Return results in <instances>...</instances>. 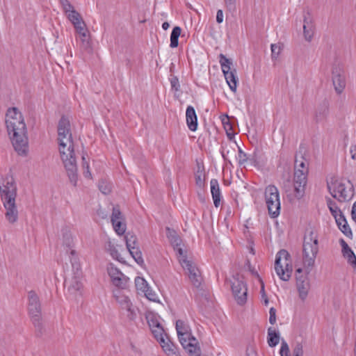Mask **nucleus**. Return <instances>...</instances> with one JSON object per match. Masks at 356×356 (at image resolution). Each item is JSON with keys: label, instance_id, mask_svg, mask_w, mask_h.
<instances>
[{"label": "nucleus", "instance_id": "obj_1", "mask_svg": "<svg viewBox=\"0 0 356 356\" xmlns=\"http://www.w3.org/2000/svg\"><path fill=\"white\" fill-rule=\"evenodd\" d=\"M58 142L59 152L70 182L76 185L78 175L74 142L70 120L63 116L58 124Z\"/></svg>", "mask_w": 356, "mask_h": 356}, {"label": "nucleus", "instance_id": "obj_2", "mask_svg": "<svg viewBox=\"0 0 356 356\" xmlns=\"http://www.w3.org/2000/svg\"><path fill=\"white\" fill-rule=\"evenodd\" d=\"M6 124L15 150L19 155H26L28 151L26 126L22 114L16 107L8 109Z\"/></svg>", "mask_w": 356, "mask_h": 356}, {"label": "nucleus", "instance_id": "obj_3", "mask_svg": "<svg viewBox=\"0 0 356 356\" xmlns=\"http://www.w3.org/2000/svg\"><path fill=\"white\" fill-rule=\"evenodd\" d=\"M107 271L112 284L118 288V290L113 291L114 297L119 303L121 309L126 311L127 316L131 320L133 318V311L131 309L132 302L129 296L120 290L126 288L129 278L115 267L113 264H110L108 266Z\"/></svg>", "mask_w": 356, "mask_h": 356}, {"label": "nucleus", "instance_id": "obj_4", "mask_svg": "<svg viewBox=\"0 0 356 356\" xmlns=\"http://www.w3.org/2000/svg\"><path fill=\"white\" fill-rule=\"evenodd\" d=\"M0 196L5 208L6 219L11 224L18 220V211L15 203L17 185L13 177H6L0 184Z\"/></svg>", "mask_w": 356, "mask_h": 356}, {"label": "nucleus", "instance_id": "obj_5", "mask_svg": "<svg viewBox=\"0 0 356 356\" xmlns=\"http://www.w3.org/2000/svg\"><path fill=\"white\" fill-rule=\"evenodd\" d=\"M307 173L302 170H294L293 191L287 188V186L284 185L285 192L290 202L294 199L300 200L305 193V186L307 181Z\"/></svg>", "mask_w": 356, "mask_h": 356}, {"label": "nucleus", "instance_id": "obj_6", "mask_svg": "<svg viewBox=\"0 0 356 356\" xmlns=\"http://www.w3.org/2000/svg\"><path fill=\"white\" fill-rule=\"evenodd\" d=\"M28 310L29 315L31 316V321L37 331L42 334V308L40 298L34 291H30L28 293Z\"/></svg>", "mask_w": 356, "mask_h": 356}, {"label": "nucleus", "instance_id": "obj_7", "mask_svg": "<svg viewBox=\"0 0 356 356\" xmlns=\"http://www.w3.org/2000/svg\"><path fill=\"white\" fill-rule=\"evenodd\" d=\"M327 188L332 196L339 202L350 200L353 196V186L347 189L344 184L339 181L336 177H331L327 181Z\"/></svg>", "mask_w": 356, "mask_h": 356}, {"label": "nucleus", "instance_id": "obj_8", "mask_svg": "<svg viewBox=\"0 0 356 356\" xmlns=\"http://www.w3.org/2000/svg\"><path fill=\"white\" fill-rule=\"evenodd\" d=\"M265 201L268 213L272 218L279 216L280 211V193L277 188L274 185H269L265 188Z\"/></svg>", "mask_w": 356, "mask_h": 356}, {"label": "nucleus", "instance_id": "obj_9", "mask_svg": "<svg viewBox=\"0 0 356 356\" xmlns=\"http://www.w3.org/2000/svg\"><path fill=\"white\" fill-rule=\"evenodd\" d=\"M290 254L285 250H281L276 255L275 261V269L279 277L288 281L291 277L292 266L289 264Z\"/></svg>", "mask_w": 356, "mask_h": 356}, {"label": "nucleus", "instance_id": "obj_10", "mask_svg": "<svg viewBox=\"0 0 356 356\" xmlns=\"http://www.w3.org/2000/svg\"><path fill=\"white\" fill-rule=\"evenodd\" d=\"M231 282L232 293L236 302L243 305L247 301L248 288L244 277L240 274L233 275Z\"/></svg>", "mask_w": 356, "mask_h": 356}, {"label": "nucleus", "instance_id": "obj_11", "mask_svg": "<svg viewBox=\"0 0 356 356\" xmlns=\"http://www.w3.org/2000/svg\"><path fill=\"white\" fill-rule=\"evenodd\" d=\"M219 62L221 65L222 71L230 90L233 92L236 91L238 78L236 76V70H232V60L227 58L224 54L219 55Z\"/></svg>", "mask_w": 356, "mask_h": 356}, {"label": "nucleus", "instance_id": "obj_12", "mask_svg": "<svg viewBox=\"0 0 356 356\" xmlns=\"http://www.w3.org/2000/svg\"><path fill=\"white\" fill-rule=\"evenodd\" d=\"M154 338L168 355L174 354L175 346L170 341L161 325L150 329Z\"/></svg>", "mask_w": 356, "mask_h": 356}, {"label": "nucleus", "instance_id": "obj_13", "mask_svg": "<svg viewBox=\"0 0 356 356\" xmlns=\"http://www.w3.org/2000/svg\"><path fill=\"white\" fill-rule=\"evenodd\" d=\"M332 79L335 92L340 95L346 87V79L343 69L339 65H334L332 70Z\"/></svg>", "mask_w": 356, "mask_h": 356}, {"label": "nucleus", "instance_id": "obj_14", "mask_svg": "<svg viewBox=\"0 0 356 356\" xmlns=\"http://www.w3.org/2000/svg\"><path fill=\"white\" fill-rule=\"evenodd\" d=\"M135 287L138 293L143 294L151 301H156V294L150 289L148 283L143 277L138 276L135 278Z\"/></svg>", "mask_w": 356, "mask_h": 356}, {"label": "nucleus", "instance_id": "obj_15", "mask_svg": "<svg viewBox=\"0 0 356 356\" xmlns=\"http://www.w3.org/2000/svg\"><path fill=\"white\" fill-rule=\"evenodd\" d=\"M318 251V242L303 245V261L306 267H312Z\"/></svg>", "mask_w": 356, "mask_h": 356}, {"label": "nucleus", "instance_id": "obj_16", "mask_svg": "<svg viewBox=\"0 0 356 356\" xmlns=\"http://www.w3.org/2000/svg\"><path fill=\"white\" fill-rule=\"evenodd\" d=\"M111 220L114 230L119 235L123 234L126 231V225L123 222V216L118 206L113 207Z\"/></svg>", "mask_w": 356, "mask_h": 356}, {"label": "nucleus", "instance_id": "obj_17", "mask_svg": "<svg viewBox=\"0 0 356 356\" xmlns=\"http://www.w3.org/2000/svg\"><path fill=\"white\" fill-rule=\"evenodd\" d=\"M315 30L314 20L311 13L307 11L304 13L303 34L305 40L310 42L313 38Z\"/></svg>", "mask_w": 356, "mask_h": 356}, {"label": "nucleus", "instance_id": "obj_18", "mask_svg": "<svg viewBox=\"0 0 356 356\" xmlns=\"http://www.w3.org/2000/svg\"><path fill=\"white\" fill-rule=\"evenodd\" d=\"M296 286L299 293V297L302 300H305L307 297L310 288V284L307 275H298L296 279Z\"/></svg>", "mask_w": 356, "mask_h": 356}, {"label": "nucleus", "instance_id": "obj_19", "mask_svg": "<svg viewBox=\"0 0 356 356\" xmlns=\"http://www.w3.org/2000/svg\"><path fill=\"white\" fill-rule=\"evenodd\" d=\"M179 261L183 268L186 270V274L188 275L197 271L196 265L191 260L187 259V256L184 254V250L181 248H178Z\"/></svg>", "mask_w": 356, "mask_h": 356}, {"label": "nucleus", "instance_id": "obj_20", "mask_svg": "<svg viewBox=\"0 0 356 356\" xmlns=\"http://www.w3.org/2000/svg\"><path fill=\"white\" fill-rule=\"evenodd\" d=\"M186 123L190 130L194 131L197 128V117L194 108L188 106L186 111Z\"/></svg>", "mask_w": 356, "mask_h": 356}, {"label": "nucleus", "instance_id": "obj_21", "mask_svg": "<svg viewBox=\"0 0 356 356\" xmlns=\"http://www.w3.org/2000/svg\"><path fill=\"white\" fill-rule=\"evenodd\" d=\"M329 113V104L324 101L315 111L314 120L316 123L321 122L326 119Z\"/></svg>", "mask_w": 356, "mask_h": 356}, {"label": "nucleus", "instance_id": "obj_22", "mask_svg": "<svg viewBox=\"0 0 356 356\" xmlns=\"http://www.w3.org/2000/svg\"><path fill=\"white\" fill-rule=\"evenodd\" d=\"M335 221L341 232L347 237L352 238L353 232L343 213H340L339 216L335 219Z\"/></svg>", "mask_w": 356, "mask_h": 356}, {"label": "nucleus", "instance_id": "obj_23", "mask_svg": "<svg viewBox=\"0 0 356 356\" xmlns=\"http://www.w3.org/2000/svg\"><path fill=\"white\" fill-rule=\"evenodd\" d=\"M211 193L216 207H218L221 201V193L217 179H212L210 181Z\"/></svg>", "mask_w": 356, "mask_h": 356}, {"label": "nucleus", "instance_id": "obj_24", "mask_svg": "<svg viewBox=\"0 0 356 356\" xmlns=\"http://www.w3.org/2000/svg\"><path fill=\"white\" fill-rule=\"evenodd\" d=\"M70 261L72 266L73 277L77 278H82V271L81 264L79 261V259L76 257V251L74 250H71Z\"/></svg>", "mask_w": 356, "mask_h": 356}, {"label": "nucleus", "instance_id": "obj_25", "mask_svg": "<svg viewBox=\"0 0 356 356\" xmlns=\"http://www.w3.org/2000/svg\"><path fill=\"white\" fill-rule=\"evenodd\" d=\"M166 234L174 249L178 252V248H181V239L177 234L176 232L169 227H166Z\"/></svg>", "mask_w": 356, "mask_h": 356}, {"label": "nucleus", "instance_id": "obj_26", "mask_svg": "<svg viewBox=\"0 0 356 356\" xmlns=\"http://www.w3.org/2000/svg\"><path fill=\"white\" fill-rule=\"evenodd\" d=\"M268 343L270 347L276 346L280 341V334L273 327L268 329Z\"/></svg>", "mask_w": 356, "mask_h": 356}, {"label": "nucleus", "instance_id": "obj_27", "mask_svg": "<svg viewBox=\"0 0 356 356\" xmlns=\"http://www.w3.org/2000/svg\"><path fill=\"white\" fill-rule=\"evenodd\" d=\"M81 279L82 278L72 277V279L67 282L68 284V291L71 293L76 294L82 289L83 284L81 282Z\"/></svg>", "mask_w": 356, "mask_h": 356}, {"label": "nucleus", "instance_id": "obj_28", "mask_svg": "<svg viewBox=\"0 0 356 356\" xmlns=\"http://www.w3.org/2000/svg\"><path fill=\"white\" fill-rule=\"evenodd\" d=\"M195 184L198 187L202 188L204 186V183H205L204 169V166L200 165V163H197V170L195 173Z\"/></svg>", "mask_w": 356, "mask_h": 356}, {"label": "nucleus", "instance_id": "obj_29", "mask_svg": "<svg viewBox=\"0 0 356 356\" xmlns=\"http://www.w3.org/2000/svg\"><path fill=\"white\" fill-rule=\"evenodd\" d=\"M62 232L63 245L67 248V250H66V252H67L68 251H70V254H71V250H73L72 247L74 245L72 234L67 229H63Z\"/></svg>", "mask_w": 356, "mask_h": 356}, {"label": "nucleus", "instance_id": "obj_30", "mask_svg": "<svg viewBox=\"0 0 356 356\" xmlns=\"http://www.w3.org/2000/svg\"><path fill=\"white\" fill-rule=\"evenodd\" d=\"M197 341L195 342L190 341L183 344L184 348L188 353L191 356H200L201 350L199 346H197Z\"/></svg>", "mask_w": 356, "mask_h": 356}, {"label": "nucleus", "instance_id": "obj_31", "mask_svg": "<svg viewBox=\"0 0 356 356\" xmlns=\"http://www.w3.org/2000/svg\"><path fill=\"white\" fill-rule=\"evenodd\" d=\"M181 29L179 26H175L172 29L171 35H170V47L171 48H175L179 44V37L181 34Z\"/></svg>", "mask_w": 356, "mask_h": 356}, {"label": "nucleus", "instance_id": "obj_32", "mask_svg": "<svg viewBox=\"0 0 356 356\" xmlns=\"http://www.w3.org/2000/svg\"><path fill=\"white\" fill-rule=\"evenodd\" d=\"M301 147L300 148L299 154H300V159L298 158V154H296V159H295V170H299L305 171L306 173H308V168L306 166L305 159L304 156H302V154L300 150Z\"/></svg>", "mask_w": 356, "mask_h": 356}, {"label": "nucleus", "instance_id": "obj_33", "mask_svg": "<svg viewBox=\"0 0 356 356\" xmlns=\"http://www.w3.org/2000/svg\"><path fill=\"white\" fill-rule=\"evenodd\" d=\"M188 276L193 286L197 289H200L202 285V277L199 269H197V272L195 271L194 273L189 274Z\"/></svg>", "mask_w": 356, "mask_h": 356}, {"label": "nucleus", "instance_id": "obj_34", "mask_svg": "<svg viewBox=\"0 0 356 356\" xmlns=\"http://www.w3.org/2000/svg\"><path fill=\"white\" fill-rule=\"evenodd\" d=\"M145 318L150 329L161 325L158 320V316L153 312L146 313Z\"/></svg>", "mask_w": 356, "mask_h": 356}, {"label": "nucleus", "instance_id": "obj_35", "mask_svg": "<svg viewBox=\"0 0 356 356\" xmlns=\"http://www.w3.org/2000/svg\"><path fill=\"white\" fill-rule=\"evenodd\" d=\"M84 36H79L81 40V48L84 51L90 52L91 51V43L90 40L89 31L85 33Z\"/></svg>", "mask_w": 356, "mask_h": 356}, {"label": "nucleus", "instance_id": "obj_36", "mask_svg": "<svg viewBox=\"0 0 356 356\" xmlns=\"http://www.w3.org/2000/svg\"><path fill=\"white\" fill-rule=\"evenodd\" d=\"M106 250L111 254L113 258L122 261V258L120 257V254L118 252L115 245L110 241H108L105 245Z\"/></svg>", "mask_w": 356, "mask_h": 356}, {"label": "nucleus", "instance_id": "obj_37", "mask_svg": "<svg viewBox=\"0 0 356 356\" xmlns=\"http://www.w3.org/2000/svg\"><path fill=\"white\" fill-rule=\"evenodd\" d=\"M327 204L331 214L334 218V219L337 218L340 213H343L342 211L336 205V203L330 198L327 200Z\"/></svg>", "mask_w": 356, "mask_h": 356}, {"label": "nucleus", "instance_id": "obj_38", "mask_svg": "<svg viewBox=\"0 0 356 356\" xmlns=\"http://www.w3.org/2000/svg\"><path fill=\"white\" fill-rule=\"evenodd\" d=\"M315 242H318L317 234L313 230H309L304 237L303 245L314 244Z\"/></svg>", "mask_w": 356, "mask_h": 356}, {"label": "nucleus", "instance_id": "obj_39", "mask_svg": "<svg viewBox=\"0 0 356 356\" xmlns=\"http://www.w3.org/2000/svg\"><path fill=\"white\" fill-rule=\"evenodd\" d=\"M74 27L76 30V32L78 33L79 36H84L85 33L88 31L86 24L83 19L79 21V22L74 24Z\"/></svg>", "mask_w": 356, "mask_h": 356}, {"label": "nucleus", "instance_id": "obj_40", "mask_svg": "<svg viewBox=\"0 0 356 356\" xmlns=\"http://www.w3.org/2000/svg\"><path fill=\"white\" fill-rule=\"evenodd\" d=\"M178 338L181 345L186 344V343H188L190 341H196V339L192 336L191 333L189 331L184 332L183 334H181V335H178Z\"/></svg>", "mask_w": 356, "mask_h": 356}, {"label": "nucleus", "instance_id": "obj_41", "mask_svg": "<svg viewBox=\"0 0 356 356\" xmlns=\"http://www.w3.org/2000/svg\"><path fill=\"white\" fill-rule=\"evenodd\" d=\"M221 120L224 126V128L227 132V136L229 138H231L233 134L230 133L229 131H232V125L230 123V120L228 115H223L222 117Z\"/></svg>", "mask_w": 356, "mask_h": 356}, {"label": "nucleus", "instance_id": "obj_42", "mask_svg": "<svg viewBox=\"0 0 356 356\" xmlns=\"http://www.w3.org/2000/svg\"><path fill=\"white\" fill-rule=\"evenodd\" d=\"M67 17L73 25L83 19L80 13H78L76 10H72V12L67 14Z\"/></svg>", "mask_w": 356, "mask_h": 356}, {"label": "nucleus", "instance_id": "obj_43", "mask_svg": "<svg viewBox=\"0 0 356 356\" xmlns=\"http://www.w3.org/2000/svg\"><path fill=\"white\" fill-rule=\"evenodd\" d=\"M88 156L86 154L82 155V168L83 170V175L86 177H91V173L89 170V163L87 161Z\"/></svg>", "mask_w": 356, "mask_h": 356}, {"label": "nucleus", "instance_id": "obj_44", "mask_svg": "<svg viewBox=\"0 0 356 356\" xmlns=\"http://www.w3.org/2000/svg\"><path fill=\"white\" fill-rule=\"evenodd\" d=\"M347 259L348 263L353 267L354 271H356V256L353 250L343 255Z\"/></svg>", "mask_w": 356, "mask_h": 356}, {"label": "nucleus", "instance_id": "obj_45", "mask_svg": "<svg viewBox=\"0 0 356 356\" xmlns=\"http://www.w3.org/2000/svg\"><path fill=\"white\" fill-rule=\"evenodd\" d=\"M177 335H181L184 332L189 331V327L183 321L177 320L176 322Z\"/></svg>", "mask_w": 356, "mask_h": 356}, {"label": "nucleus", "instance_id": "obj_46", "mask_svg": "<svg viewBox=\"0 0 356 356\" xmlns=\"http://www.w3.org/2000/svg\"><path fill=\"white\" fill-rule=\"evenodd\" d=\"M270 47L272 59L275 60L277 58L278 56L280 55L282 49V44L280 43L272 44Z\"/></svg>", "mask_w": 356, "mask_h": 356}, {"label": "nucleus", "instance_id": "obj_47", "mask_svg": "<svg viewBox=\"0 0 356 356\" xmlns=\"http://www.w3.org/2000/svg\"><path fill=\"white\" fill-rule=\"evenodd\" d=\"M59 2L62 6L63 11L65 14H68L72 10H75L74 6L71 4V3L68 0H59Z\"/></svg>", "mask_w": 356, "mask_h": 356}, {"label": "nucleus", "instance_id": "obj_48", "mask_svg": "<svg viewBox=\"0 0 356 356\" xmlns=\"http://www.w3.org/2000/svg\"><path fill=\"white\" fill-rule=\"evenodd\" d=\"M234 146L238 148V154L237 156V159L238 161L239 165L244 164L248 159L247 155L245 152H243V150L237 145L236 143L234 144Z\"/></svg>", "mask_w": 356, "mask_h": 356}, {"label": "nucleus", "instance_id": "obj_49", "mask_svg": "<svg viewBox=\"0 0 356 356\" xmlns=\"http://www.w3.org/2000/svg\"><path fill=\"white\" fill-rule=\"evenodd\" d=\"M99 188L100 191L104 194H108L111 191V187L106 181L102 180L99 183Z\"/></svg>", "mask_w": 356, "mask_h": 356}, {"label": "nucleus", "instance_id": "obj_50", "mask_svg": "<svg viewBox=\"0 0 356 356\" xmlns=\"http://www.w3.org/2000/svg\"><path fill=\"white\" fill-rule=\"evenodd\" d=\"M135 262H136L142 268H145V264L142 257V253L138 249L135 251Z\"/></svg>", "mask_w": 356, "mask_h": 356}, {"label": "nucleus", "instance_id": "obj_51", "mask_svg": "<svg viewBox=\"0 0 356 356\" xmlns=\"http://www.w3.org/2000/svg\"><path fill=\"white\" fill-rule=\"evenodd\" d=\"M170 85L172 90L175 91H179L180 88V85L179 82V79L177 76H174L170 79Z\"/></svg>", "mask_w": 356, "mask_h": 356}, {"label": "nucleus", "instance_id": "obj_52", "mask_svg": "<svg viewBox=\"0 0 356 356\" xmlns=\"http://www.w3.org/2000/svg\"><path fill=\"white\" fill-rule=\"evenodd\" d=\"M280 353L281 356H289V348L287 343L284 340L282 341Z\"/></svg>", "mask_w": 356, "mask_h": 356}, {"label": "nucleus", "instance_id": "obj_53", "mask_svg": "<svg viewBox=\"0 0 356 356\" xmlns=\"http://www.w3.org/2000/svg\"><path fill=\"white\" fill-rule=\"evenodd\" d=\"M302 355H303L302 346L300 343H298L293 349V356H302Z\"/></svg>", "mask_w": 356, "mask_h": 356}, {"label": "nucleus", "instance_id": "obj_54", "mask_svg": "<svg viewBox=\"0 0 356 356\" xmlns=\"http://www.w3.org/2000/svg\"><path fill=\"white\" fill-rule=\"evenodd\" d=\"M259 281L261 282V291H260V293H261V298L262 299L264 300V305H267L268 304V298L265 293V290H264V284L263 282V281L259 279Z\"/></svg>", "mask_w": 356, "mask_h": 356}, {"label": "nucleus", "instance_id": "obj_55", "mask_svg": "<svg viewBox=\"0 0 356 356\" xmlns=\"http://www.w3.org/2000/svg\"><path fill=\"white\" fill-rule=\"evenodd\" d=\"M269 314V322L271 325H274L276 323V309L274 307H271Z\"/></svg>", "mask_w": 356, "mask_h": 356}, {"label": "nucleus", "instance_id": "obj_56", "mask_svg": "<svg viewBox=\"0 0 356 356\" xmlns=\"http://www.w3.org/2000/svg\"><path fill=\"white\" fill-rule=\"evenodd\" d=\"M339 243L342 248L343 255L352 250L350 249V248L348 246V245L347 244V243L343 239L341 238L339 240Z\"/></svg>", "mask_w": 356, "mask_h": 356}, {"label": "nucleus", "instance_id": "obj_57", "mask_svg": "<svg viewBox=\"0 0 356 356\" xmlns=\"http://www.w3.org/2000/svg\"><path fill=\"white\" fill-rule=\"evenodd\" d=\"M226 7L229 10H234L236 8V0H225Z\"/></svg>", "mask_w": 356, "mask_h": 356}, {"label": "nucleus", "instance_id": "obj_58", "mask_svg": "<svg viewBox=\"0 0 356 356\" xmlns=\"http://www.w3.org/2000/svg\"><path fill=\"white\" fill-rule=\"evenodd\" d=\"M309 267H307L306 273H302V269L301 268H299L296 269V278L298 279V275H308V274L310 272V269H308Z\"/></svg>", "mask_w": 356, "mask_h": 356}, {"label": "nucleus", "instance_id": "obj_59", "mask_svg": "<svg viewBox=\"0 0 356 356\" xmlns=\"http://www.w3.org/2000/svg\"><path fill=\"white\" fill-rule=\"evenodd\" d=\"M216 22L220 24L223 22V12L222 10H218L216 14Z\"/></svg>", "mask_w": 356, "mask_h": 356}, {"label": "nucleus", "instance_id": "obj_60", "mask_svg": "<svg viewBox=\"0 0 356 356\" xmlns=\"http://www.w3.org/2000/svg\"><path fill=\"white\" fill-rule=\"evenodd\" d=\"M230 153H231V151L229 149H227L226 151L225 149H223L221 151V154H222V156L223 157V159L225 161H228L229 162H230L229 161V155L230 154Z\"/></svg>", "mask_w": 356, "mask_h": 356}, {"label": "nucleus", "instance_id": "obj_61", "mask_svg": "<svg viewBox=\"0 0 356 356\" xmlns=\"http://www.w3.org/2000/svg\"><path fill=\"white\" fill-rule=\"evenodd\" d=\"M352 219L356 222V202L353 204L351 211Z\"/></svg>", "mask_w": 356, "mask_h": 356}, {"label": "nucleus", "instance_id": "obj_62", "mask_svg": "<svg viewBox=\"0 0 356 356\" xmlns=\"http://www.w3.org/2000/svg\"><path fill=\"white\" fill-rule=\"evenodd\" d=\"M126 244H127V250H129V254L134 258V251H133L134 247L131 246V245L129 242V240L127 238L126 240Z\"/></svg>", "mask_w": 356, "mask_h": 356}, {"label": "nucleus", "instance_id": "obj_63", "mask_svg": "<svg viewBox=\"0 0 356 356\" xmlns=\"http://www.w3.org/2000/svg\"><path fill=\"white\" fill-rule=\"evenodd\" d=\"M350 154H351L352 159H356V150L353 149V147H351V148H350Z\"/></svg>", "mask_w": 356, "mask_h": 356}, {"label": "nucleus", "instance_id": "obj_64", "mask_svg": "<svg viewBox=\"0 0 356 356\" xmlns=\"http://www.w3.org/2000/svg\"><path fill=\"white\" fill-rule=\"evenodd\" d=\"M246 356H257V353L254 350H251L249 352V350H247V353H246Z\"/></svg>", "mask_w": 356, "mask_h": 356}]
</instances>
